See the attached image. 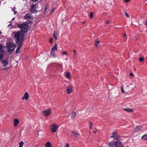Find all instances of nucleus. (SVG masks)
Returning a JSON list of instances; mask_svg holds the SVG:
<instances>
[{"instance_id": "1", "label": "nucleus", "mask_w": 147, "mask_h": 147, "mask_svg": "<svg viewBox=\"0 0 147 147\" xmlns=\"http://www.w3.org/2000/svg\"><path fill=\"white\" fill-rule=\"evenodd\" d=\"M114 138L117 141L110 142L108 145L109 147H124V144L120 141L119 137L116 136Z\"/></svg>"}, {"instance_id": "2", "label": "nucleus", "mask_w": 147, "mask_h": 147, "mask_svg": "<svg viewBox=\"0 0 147 147\" xmlns=\"http://www.w3.org/2000/svg\"><path fill=\"white\" fill-rule=\"evenodd\" d=\"M24 33H22L21 31H19L15 32L14 35V38L16 43L23 42L24 41Z\"/></svg>"}, {"instance_id": "3", "label": "nucleus", "mask_w": 147, "mask_h": 147, "mask_svg": "<svg viewBox=\"0 0 147 147\" xmlns=\"http://www.w3.org/2000/svg\"><path fill=\"white\" fill-rule=\"evenodd\" d=\"M17 27L20 29V31H21L22 33H25L27 32L28 28V24L27 23L23 22L22 24H18Z\"/></svg>"}, {"instance_id": "4", "label": "nucleus", "mask_w": 147, "mask_h": 147, "mask_svg": "<svg viewBox=\"0 0 147 147\" xmlns=\"http://www.w3.org/2000/svg\"><path fill=\"white\" fill-rule=\"evenodd\" d=\"M6 46L7 48H10L13 47V49H9V50H10L11 51H13L16 47V45L14 44H13V43L8 42H7Z\"/></svg>"}, {"instance_id": "5", "label": "nucleus", "mask_w": 147, "mask_h": 147, "mask_svg": "<svg viewBox=\"0 0 147 147\" xmlns=\"http://www.w3.org/2000/svg\"><path fill=\"white\" fill-rule=\"evenodd\" d=\"M37 4V3H36L35 4H33L31 6L30 9L31 13H36L37 12V11L36 10V9L37 8V7H36Z\"/></svg>"}, {"instance_id": "6", "label": "nucleus", "mask_w": 147, "mask_h": 147, "mask_svg": "<svg viewBox=\"0 0 147 147\" xmlns=\"http://www.w3.org/2000/svg\"><path fill=\"white\" fill-rule=\"evenodd\" d=\"M50 127L51 128V131L53 133L56 132L59 127L57 126V125L55 124L51 125Z\"/></svg>"}, {"instance_id": "7", "label": "nucleus", "mask_w": 147, "mask_h": 147, "mask_svg": "<svg viewBox=\"0 0 147 147\" xmlns=\"http://www.w3.org/2000/svg\"><path fill=\"white\" fill-rule=\"evenodd\" d=\"M1 63L4 67H6L8 64V62L7 58L5 59H3L1 61Z\"/></svg>"}, {"instance_id": "8", "label": "nucleus", "mask_w": 147, "mask_h": 147, "mask_svg": "<svg viewBox=\"0 0 147 147\" xmlns=\"http://www.w3.org/2000/svg\"><path fill=\"white\" fill-rule=\"evenodd\" d=\"M72 92V86L71 85L68 86L66 90L67 93L68 94H70Z\"/></svg>"}, {"instance_id": "9", "label": "nucleus", "mask_w": 147, "mask_h": 147, "mask_svg": "<svg viewBox=\"0 0 147 147\" xmlns=\"http://www.w3.org/2000/svg\"><path fill=\"white\" fill-rule=\"evenodd\" d=\"M44 115L46 117L48 116L51 113V111L49 109H46L43 111Z\"/></svg>"}, {"instance_id": "10", "label": "nucleus", "mask_w": 147, "mask_h": 147, "mask_svg": "<svg viewBox=\"0 0 147 147\" xmlns=\"http://www.w3.org/2000/svg\"><path fill=\"white\" fill-rule=\"evenodd\" d=\"M22 42H18L16 43L17 44H18V45L16 51V53H17L19 52V50L20 49L22 45Z\"/></svg>"}, {"instance_id": "11", "label": "nucleus", "mask_w": 147, "mask_h": 147, "mask_svg": "<svg viewBox=\"0 0 147 147\" xmlns=\"http://www.w3.org/2000/svg\"><path fill=\"white\" fill-rule=\"evenodd\" d=\"M142 126H136L134 129V131L136 132L138 131H141L142 130Z\"/></svg>"}, {"instance_id": "12", "label": "nucleus", "mask_w": 147, "mask_h": 147, "mask_svg": "<svg viewBox=\"0 0 147 147\" xmlns=\"http://www.w3.org/2000/svg\"><path fill=\"white\" fill-rule=\"evenodd\" d=\"M29 98V95L28 93L27 92H26L24 94V96L22 98V99L24 100L26 99V100H28Z\"/></svg>"}, {"instance_id": "13", "label": "nucleus", "mask_w": 147, "mask_h": 147, "mask_svg": "<svg viewBox=\"0 0 147 147\" xmlns=\"http://www.w3.org/2000/svg\"><path fill=\"white\" fill-rule=\"evenodd\" d=\"M19 123V122L18 119H14V124L15 127H16Z\"/></svg>"}, {"instance_id": "14", "label": "nucleus", "mask_w": 147, "mask_h": 147, "mask_svg": "<svg viewBox=\"0 0 147 147\" xmlns=\"http://www.w3.org/2000/svg\"><path fill=\"white\" fill-rule=\"evenodd\" d=\"M24 18L26 19H30L31 18L30 14V13H28L26 14L24 16Z\"/></svg>"}, {"instance_id": "15", "label": "nucleus", "mask_w": 147, "mask_h": 147, "mask_svg": "<svg viewBox=\"0 0 147 147\" xmlns=\"http://www.w3.org/2000/svg\"><path fill=\"white\" fill-rule=\"evenodd\" d=\"M51 57L53 58H55V51L51 50Z\"/></svg>"}, {"instance_id": "16", "label": "nucleus", "mask_w": 147, "mask_h": 147, "mask_svg": "<svg viewBox=\"0 0 147 147\" xmlns=\"http://www.w3.org/2000/svg\"><path fill=\"white\" fill-rule=\"evenodd\" d=\"M117 132L116 131H114L112 134V136H111V138H114L117 136Z\"/></svg>"}, {"instance_id": "17", "label": "nucleus", "mask_w": 147, "mask_h": 147, "mask_svg": "<svg viewBox=\"0 0 147 147\" xmlns=\"http://www.w3.org/2000/svg\"><path fill=\"white\" fill-rule=\"evenodd\" d=\"M100 42L99 40H98L97 39L95 40L94 42V46L96 48L98 47V45L100 43Z\"/></svg>"}, {"instance_id": "18", "label": "nucleus", "mask_w": 147, "mask_h": 147, "mask_svg": "<svg viewBox=\"0 0 147 147\" xmlns=\"http://www.w3.org/2000/svg\"><path fill=\"white\" fill-rule=\"evenodd\" d=\"M57 45L56 44H55V45L52 48L51 50L53 51H55V50H57Z\"/></svg>"}, {"instance_id": "19", "label": "nucleus", "mask_w": 147, "mask_h": 147, "mask_svg": "<svg viewBox=\"0 0 147 147\" xmlns=\"http://www.w3.org/2000/svg\"><path fill=\"white\" fill-rule=\"evenodd\" d=\"M71 133L74 134V135L76 137H78V136H79V134L77 133L76 132L73 131H71Z\"/></svg>"}, {"instance_id": "20", "label": "nucleus", "mask_w": 147, "mask_h": 147, "mask_svg": "<svg viewBox=\"0 0 147 147\" xmlns=\"http://www.w3.org/2000/svg\"><path fill=\"white\" fill-rule=\"evenodd\" d=\"M142 140H147V134H145L142 136Z\"/></svg>"}, {"instance_id": "21", "label": "nucleus", "mask_w": 147, "mask_h": 147, "mask_svg": "<svg viewBox=\"0 0 147 147\" xmlns=\"http://www.w3.org/2000/svg\"><path fill=\"white\" fill-rule=\"evenodd\" d=\"M45 147H51V143L48 142H47L45 145Z\"/></svg>"}, {"instance_id": "22", "label": "nucleus", "mask_w": 147, "mask_h": 147, "mask_svg": "<svg viewBox=\"0 0 147 147\" xmlns=\"http://www.w3.org/2000/svg\"><path fill=\"white\" fill-rule=\"evenodd\" d=\"M76 114V113L75 112H73L71 116V118L72 119L75 118Z\"/></svg>"}, {"instance_id": "23", "label": "nucleus", "mask_w": 147, "mask_h": 147, "mask_svg": "<svg viewBox=\"0 0 147 147\" xmlns=\"http://www.w3.org/2000/svg\"><path fill=\"white\" fill-rule=\"evenodd\" d=\"M49 7H48L47 5L46 6L45 12V14L47 13H48L49 10Z\"/></svg>"}, {"instance_id": "24", "label": "nucleus", "mask_w": 147, "mask_h": 147, "mask_svg": "<svg viewBox=\"0 0 147 147\" xmlns=\"http://www.w3.org/2000/svg\"><path fill=\"white\" fill-rule=\"evenodd\" d=\"M53 36L56 40L57 39V33L55 31L54 32V33L53 34Z\"/></svg>"}, {"instance_id": "25", "label": "nucleus", "mask_w": 147, "mask_h": 147, "mask_svg": "<svg viewBox=\"0 0 147 147\" xmlns=\"http://www.w3.org/2000/svg\"><path fill=\"white\" fill-rule=\"evenodd\" d=\"M124 109L126 111L129 112H132L133 111V110L132 109H130L129 108L125 109Z\"/></svg>"}, {"instance_id": "26", "label": "nucleus", "mask_w": 147, "mask_h": 147, "mask_svg": "<svg viewBox=\"0 0 147 147\" xmlns=\"http://www.w3.org/2000/svg\"><path fill=\"white\" fill-rule=\"evenodd\" d=\"M19 147H22L23 145L24 144V143L23 141H21L19 142Z\"/></svg>"}, {"instance_id": "27", "label": "nucleus", "mask_w": 147, "mask_h": 147, "mask_svg": "<svg viewBox=\"0 0 147 147\" xmlns=\"http://www.w3.org/2000/svg\"><path fill=\"white\" fill-rule=\"evenodd\" d=\"M3 48V45L2 44H0V53L1 52H3L2 51Z\"/></svg>"}, {"instance_id": "28", "label": "nucleus", "mask_w": 147, "mask_h": 147, "mask_svg": "<svg viewBox=\"0 0 147 147\" xmlns=\"http://www.w3.org/2000/svg\"><path fill=\"white\" fill-rule=\"evenodd\" d=\"M3 57V53H0V61L2 60Z\"/></svg>"}, {"instance_id": "29", "label": "nucleus", "mask_w": 147, "mask_h": 147, "mask_svg": "<svg viewBox=\"0 0 147 147\" xmlns=\"http://www.w3.org/2000/svg\"><path fill=\"white\" fill-rule=\"evenodd\" d=\"M66 76L67 78H69L70 77V74L69 73L67 72L66 74Z\"/></svg>"}, {"instance_id": "30", "label": "nucleus", "mask_w": 147, "mask_h": 147, "mask_svg": "<svg viewBox=\"0 0 147 147\" xmlns=\"http://www.w3.org/2000/svg\"><path fill=\"white\" fill-rule=\"evenodd\" d=\"M144 58L142 57H140L139 59V60L140 62H142L144 61Z\"/></svg>"}, {"instance_id": "31", "label": "nucleus", "mask_w": 147, "mask_h": 147, "mask_svg": "<svg viewBox=\"0 0 147 147\" xmlns=\"http://www.w3.org/2000/svg\"><path fill=\"white\" fill-rule=\"evenodd\" d=\"M90 18H93V13L92 12H91L90 13Z\"/></svg>"}, {"instance_id": "32", "label": "nucleus", "mask_w": 147, "mask_h": 147, "mask_svg": "<svg viewBox=\"0 0 147 147\" xmlns=\"http://www.w3.org/2000/svg\"><path fill=\"white\" fill-rule=\"evenodd\" d=\"M121 91L122 93L124 92V90L123 89V87H122L121 88Z\"/></svg>"}, {"instance_id": "33", "label": "nucleus", "mask_w": 147, "mask_h": 147, "mask_svg": "<svg viewBox=\"0 0 147 147\" xmlns=\"http://www.w3.org/2000/svg\"><path fill=\"white\" fill-rule=\"evenodd\" d=\"M92 127V123H90V126H89V128H90V129H91Z\"/></svg>"}, {"instance_id": "34", "label": "nucleus", "mask_w": 147, "mask_h": 147, "mask_svg": "<svg viewBox=\"0 0 147 147\" xmlns=\"http://www.w3.org/2000/svg\"><path fill=\"white\" fill-rule=\"evenodd\" d=\"M67 52L65 51H63V52H62V54L65 55H67Z\"/></svg>"}, {"instance_id": "35", "label": "nucleus", "mask_w": 147, "mask_h": 147, "mask_svg": "<svg viewBox=\"0 0 147 147\" xmlns=\"http://www.w3.org/2000/svg\"><path fill=\"white\" fill-rule=\"evenodd\" d=\"M125 15L127 18H129V15L126 12H125Z\"/></svg>"}, {"instance_id": "36", "label": "nucleus", "mask_w": 147, "mask_h": 147, "mask_svg": "<svg viewBox=\"0 0 147 147\" xmlns=\"http://www.w3.org/2000/svg\"><path fill=\"white\" fill-rule=\"evenodd\" d=\"M110 23V22L108 20H106V23L107 24H109Z\"/></svg>"}, {"instance_id": "37", "label": "nucleus", "mask_w": 147, "mask_h": 147, "mask_svg": "<svg viewBox=\"0 0 147 147\" xmlns=\"http://www.w3.org/2000/svg\"><path fill=\"white\" fill-rule=\"evenodd\" d=\"M65 147H69V145L68 144H66Z\"/></svg>"}, {"instance_id": "38", "label": "nucleus", "mask_w": 147, "mask_h": 147, "mask_svg": "<svg viewBox=\"0 0 147 147\" xmlns=\"http://www.w3.org/2000/svg\"><path fill=\"white\" fill-rule=\"evenodd\" d=\"M55 9L54 8H53V9H52L51 11V13H53V12L55 11Z\"/></svg>"}, {"instance_id": "39", "label": "nucleus", "mask_w": 147, "mask_h": 147, "mask_svg": "<svg viewBox=\"0 0 147 147\" xmlns=\"http://www.w3.org/2000/svg\"><path fill=\"white\" fill-rule=\"evenodd\" d=\"M49 41H50V42L51 43H52V42H53V40H52V38H50Z\"/></svg>"}, {"instance_id": "40", "label": "nucleus", "mask_w": 147, "mask_h": 147, "mask_svg": "<svg viewBox=\"0 0 147 147\" xmlns=\"http://www.w3.org/2000/svg\"><path fill=\"white\" fill-rule=\"evenodd\" d=\"M8 67H5L3 68L2 69L3 70H5L6 69H7Z\"/></svg>"}, {"instance_id": "41", "label": "nucleus", "mask_w": 147, "mask_h": 147, "mask_svg": "<svg viewBox=\"0 0 147 147\" xmlns=\"http://www.w3.org/2000/svg\"><path fill=\"white\" fill-rule=\"evenodd\" d=\"M130 76H132L134 75V74L132 73H131L129 74Z\"/></svg>"}, {"instance_id": "42", "label": "nucleus", "mask_w": 147, "mask_h": 147, "mask_svg": "<svg viewBox=\"0 0 147 147\" xmlns=\"http://www.w3.org/2000/svg\"><path fill=\"white\" fill-rule=\"evenodd\" d=\"M130 1V0H125V1L126 2H129Z\"/></svg>"}, {"instance_id": "43", "label": "nucleus", "mask_w": 147, "mask_h": 147, "mask_svg": "<svg viewBox=\"0 0 147 147\" xmlns=\"http://www.w3.org/2000/svg\"><path fill=\"white\" fill-rule=\"evenodd\" d=\"M76 51L75 50H73V52L74 53V55H76Z\"/></svg>"}, {"instance_id": "44", "label": "nucleus", "mask_w": 147, "mask_h": 147, "mask_svg": "<svg viewBox=\"0 0 147 147\" xmlns=\"http://www.w3.org/2000/svg\"><path fill=\"white\" fill-rule=\"evenodd\" d=\"M31 1H33V2H36L37 1V0H31Z\"/></svg>"}, {"instance_id": "45", "label": "nucleus", "mask_w": 147, "mask_h": 147, "mask_svg": "<svg viewBox=\"0 0 147 147\" xmlns=\"http://www.w3.org/2000/svg\"><path fill=\"white\" fill-rule=\"evenodd\" d=\"M123 36L124 37H125L126 36V34L125 33H124L123 34Z\"/></svg>"}, {"instance_id": "46", "label": "nucleus", "mask_w": 147, "mask_h": 147, "mask_svg": "<svg viewBox=\"0 0 147 147\" xmlns=\"http://www.w3.org/2000/svg\"><path fill=\"white\" fill-rule=\"evenodd\" d=\"M86 22V21H84L83 22H82V24H84Z\"/></svg>"}, {"instance_id": "47", "label": "nucleus", "mask_w": 147, "mask_h": 147, "mask_svg": "<svg viewBox=\"0 0 147 147\" xmlns=\"http://www.w3.org/2000/svg\"><path fill=\"white\" fill-rule=\"evenodd\" d=\"M94 133L95 134H96V131H94Z\"/></svg>"}, {"instance_id": "48", "label": "nucleus", "mask_w": 147, "mask_h": 147, "mask_svg": "<svg viewBox=\"0 0 147 147\" xmlns=\"http://www.w3.org/2000/svg\"><path fill=\"white\" fill-rule=\"evenodd\" d=\"M146 25L147 26V20L146 21Z\"/></svg>"}, {"instance_id": "49", "label": "nucleus", "mask_w": 147, "mask_h": 147, "mask_svg": "<svg viewBox=\"0 0 147 147\" xmlns=\"http://www.w3.org/2000/svg\"><path fill=\"white\" fill-rule=\"evenodd\" d=\"M36 7H38L37 5H36Z\"/></svg>"}, {"instance_id": "50", "label": "nucleus", "mask_w": 147, "mask_h": 147, "mask_svg": "<svg viewBox=\"0 0 147 147\" xmlns=\"http://www.w3.org/2000/svg\"><path fill=\"white\" fill-rule=\"evenodd\" d=\"M60 66H61V67H62V65H60Z\"/></svg>"}, {"instance_id": "51", "label": "nucleus", "mask_w": 147, "mask_h": 147, "mask_svg": "<svg viewBox=\"0 0 147 147\" xmlns=\"http://www.w3.org/2000/svg\"><path fill=\"white\" fill-rule=\"evenodd\" d=\"M10 26V25H9L8 26Z\"/></svg>"}]
</instances>
